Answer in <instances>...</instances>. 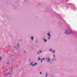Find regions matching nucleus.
Listing matches in <instances>:
<instances>
[{
    "instance_id": "f257e3e1",
    "label": "nucleus",
    "mask_w": 77,
    "mask_h": 77,
    "mask_svg": "<svg viewBox=\"0 0 77 77\" xmlns=\"http://www.w3.org/2000/svg\"><path fill=\"white\" fill-rule=\"evenodd\" d=\"M65 33L66 34L68 35V34H69L70 33H74L73 32V31H72L71 29H70L69 30H66Z\"/></svg>"
},
{
    "instance_id": "f03ea898",
    "label": "nucleus",
    "mask_w": 77,
    "mask_h": 77,
    "mask_svg": "<svg viewBox=\"0 0 77 77\" xmlns=\"http://www.w3.org/2000/svg\"><path fill=\"white\" fill-rule=\"evenodd\" d=\"M13 72L12 71H9V72L7 74V75H6V74H3V75H4V76H6V75H9L11 74H14L13 73Z\"/></svg>"
},
{
    "instance_id": "7ed1b4c3",
    "label": "nucleus",
    "mask_w": 77,
    "mask_h": 77,
    "mask_svg": "<svg viewBox=\"0 0 77 77\" xmlns=\"http://www.w3.org/2000/svg\"><path fill=\"white\" fill-rule=\"evenodd\" d=\"M46 59H48L47 62H50V58H47Z\"/></svg>"
},
{
    "instance_id": "20e7f679",
    "label": "nucleus",
    "mask_w": 77,
    "mask_h": 77,
    "mask_svg": "<svg viewBox=\"0 0 77 77\" xmlns=\"http://www.w3.org/2000/svg\"><path fill=\"white\" fill-rule=\"evenodd\" d=\"M43 40H44V41H45V42H47V40H45V39H44V38L43 39Z\"/></svg>"
},
{
    "instance_id": "39448f33",
    "label": "nucleus",
    "mask_w": 77,
    "mask_h": 77,
    "mask_svg": "<svg viewBox=\"0 0 77 77\" xmlns=\"http://www.w3.org/2000/svg\"><path fill=\"white\" fill-rule=\"evenodd\" d=\"M47 35H48V36H49V37L50 36V33H48L47 34Z\"/></svg>"
},
{
    "instance_id": "423d86ee",
    "label": "nucleus",
    "mask_w": 77,
    "mask_h": 77,
    "mask_svg": "<svg viewBox=\"0 0 77 77\" xmlns=\"http://www.w3.org/2000/svg\"><path fill=\"white\" fill-rule=\"evenodd\" d=\"M31 38L32 40V41H33V37H31Z\"/></svg>"
},
{
    "instance_id": "0eeeda50",
    "label": "nucleus",
    "mask_w": 77,
    "mask_h": 77,
    "mask_svg": "<svg viewBox=\"0 0 77 77\" xmlns=\"http://www.w3.org/2000/svg\"><path fill=\"white\" fill-rule=\"evenodd\" d=\"M56 60V58L52 59V60Z\"/></svg>"
},
{
    "instance_id": "6e6552de",
    "label": "nucleus",
    "mask_w": 77,
    "mask_h": 77,
    "mask_svg": "<svg viewBox=\"0 0 77 77\" xmlns=\"http://www.w3.org/2000/svg\"><path fill=\"white\" fill-rule=\"evenodd\" d=\"M46 77H47V72H46Z\"/></svg>"
},
{
    "instance_id": "1a4fd4ad",
    "label": "nucleus",
    "mask_w": 77,
    "mask_h": 77,
    "mask_svg": "<svg viewBox=\"0 0 77 77\" xmlns=\"http://www.w3.org/2000/svg\"><path fill=\"white\" fill-rule=\"evenodd\" d=\"M17 46L18 47H19V44H17Z\"/></svg>"
},
{
    "instance_id": "9d476101",
    "label": "nucleus",
    "mask_w": 77,
    "mask_h": 77,
    "mask_svg": "<svg viewBox=\"0 0 77 77\" xmlns=\"http://www.w3.org/2000/svg\"><path fill=\"white\" fill-rule=\"evenodd\" d=\"M41 62H42V59H41Z\"/></svg>"
},
{
    "instance_id": "9b49d317",
    "label": "nucleus",
    "mask_w": 77,
    "mask_h": 77,
    "mask_svg": "<svg viewBox=\"0 0 77 77\" xmlns=\"http://www.w3.org/2000/svg\"><path fill=\"white\" fill-rule=\"evenodd\" d=\"M52 53H54L55 52L54 51H52Z\"/></svg>"
},
{
    "instance_id": "f8f14e48",
    "label": "nucleus",
    "mask_w": 77,
    "mask_h": 77,
    "mask_svg": "<svg viewBox=\"0 0 77 77\" xmlns=\"http://www.w3.org/2000/svg\"><path fill=\"white\" fill-rule=\"evenodd\" d=\"M50 37H48V39H50Z\"/></svg>"
},
{
    "instance_id": "ddd939ff",
    "label": "nucleus",
    "mask_w": 77,
    "mask_h": 77,
    "mask_svg": "<svg viewBox=\"0 0 77 77\" xmlns=\"http://www.w3.org/2000/svg\"><path fill=\"white\" fill-rule=\"evenodd\" d=\"M40 58L38 57V60H40Z\"/></svg>"
},
{
    "instance_id": "4468645a",
    "label": "nucleus",
    "mask_w": 77,
    "mask_h": 77,
    "mask_svg": "<svg viewBox=\"0 0 77 77\" xmlns=\"http://www.w3.org/2000/svg\"><path fill=\"white\" fill-rule=\"evenodd\" d=\"M36 64H37V63H34V65H36Z\"/></svg>"
},
{
    "instance_id": "2eb2a0df",
    "label": "nucleus",
    "mask_w": 77,
    "mask_h": 77,
    "mask_svg": "<svg viewBox=\"0 0 77 77\" xmlns=\"http://www.w3.org/2000/svg\"><path fill=\"white\" fill-rule=\"evenodd\" d=\"M39 52H40V53H41V51H39Z\"/></svg>"
},
{
    "instance_id": "dca6fc26",
    "label": "nucleus",
    "mask_w": 77,
    "mask_h": 77,
    "mask_svg": "<svg viewBox=\"0 0 77 77\" xmlns=\"http://www.w3.org/2000/svg\"><path fill=\"white\" fill-rule=\"evenodd\" d=\"M32 63H31L30 64V65H32Z\"/></svg>"
},
{
    "instance_id": "f3484780",
    "label": "nucleus",
    "mask_w": 77,
    "mask_h": 77,
    "mask_svg": "<svg viewBox=\"0 0 77 77\" xmlns=\"http://www.w3.org/2000/svg\"><path fill=\"white\" fill-rule=\"evenodd\" d=\"M40 74H42V73L41 72H40Z\"/></svg>"
},
{
    "instance_id": "a211bd4d",
    "label": "nucleus",
    "mask_w": 77,
    "mask_h": 77,
    "mask_svg": "<svg viewBox=\"0 0 77 77\" xmlns=\"http://www.w3.org/2000/svg\"><path fill=\"white\" fill-rule=\"evenodd\" d=\"M53 56L54 57H55V56H54V55Z\"/></svg>"
},
{
    "instance_id": "6ab92c4d",
    "label": "nucleus",
    "mask_w": 77,
    "mask_h": 77,
    "mask_svg": "<svg viewBox=\"0 0 77 77\" xmlns=\"http://www.w3.org/2000/svg\"><path fill=\"white\" fill-rule=\"evenodd\" d=\"M2 59V58L1 57H0V60Z\"/></svg>"
},
{
    "instance_id": "aec40b11",
    "label": "nucleus",
    "mask_w": 77,
    "mask_h": 77,
    "mask_svg": "<svg viewBox=\"0 0 77 77\" xmlns=\"http://www.w3.org/2000/svg\"><path fill=\"white\" fill-rule=\"evenodd\" d=\"M50 51H52L51 49H50Z\"/></svg>"
},
{
    "instance_id": "412c9836",
    "label": "nucleus",
    "mask_w": 77,
    "mask_h": 77,
    "mask_svg": "<svg viewBox=\"0 0 77 77\" xmlns=\"http://www.w3.org/2000/svg\"><path fill=\"white\" fill-rule=\"evenodd\" d=\"M32 66H34V64H32Z\"/></svg>"
},
{
    "instance_id": "4be33fe9",
    "label": "nucleus",
    "mask_w": 77,
    "mask_h": 77,
    "mask_svg": "<svg viewBox=\"0 0 77 77\" xmlns=\"http://www.w3.org/2000/svg\"><path fill=\"white\" fill-rule=\"evenodd\" d=\"M37 54H39V52H37Z\"/></svg>"
},
{
    "instance_id": "5701e85b",
    "label": "nucleus",
    "mask_w": 77,
    "mask_h": 77,
    "mask_svg": "<svg viewBox=\"0 0 77 77\" xmlns=\"http://www.w3.org/2000/svg\"><path fill=\"white\" fill-rule=\"evenodd\" d=\"M45 59L44 58H43V60H45Z\"/></svg>"
},
{
    "instance_id": "b1692460",
    "label": "nucleus",
    "mask_w": 77,
    "mask_h": 77,
    "mask_svg": "<svg viewBox=\"0 0 77 77\" xmlns=\"http://www.w3.org/2000/svg\"><path fill=\"white\" fill-rule=\"evenodd\" d=\"M8 47H9V48H10V47H10V46H9Z\"/></svg>"
},
{
    "instance_id": "393cba45",
    "label": "nucleus",
    "mask_w": 77,
    "mask_h": 77,
    "mask_svg": "<svg viewBox=\"0 0 77 77\" xmlns=\"http://www.w3.org/2000/svg\"><path fill=\"white\" fill-rule=\"evenodd\" d=\"M11 69H12V68H11Z\"/></svg>"
},
{
    "instance_id": "a878e982",
    "label": "nucleus",
    "mask_w": 77,
    "mask_h": 77,
    "mask_svg": "<svg viewBox=\"0 0 77 77\" xmlns=\"http://www.w3.org/2000/svg\"><path fill=\"white\" fill-rule=\"evenodd\" d=\"M70 4V5H71V4Z\"/></svg>"
},
{
    "instance_id": "bb28decb",
    "label": "nucleus",
    "mask_w": 77,
    "mask_h": 77,
    "mask_svg": "<svg viewBox=\"0 0 77 77\" xmlns=\"http://www.w3.org/2000/svg\"><path fill=\"white\" fill-rule=\"evenodd\" d=\"M14 48H15V47H14Z\"/></svg>"
}]
</instances>
